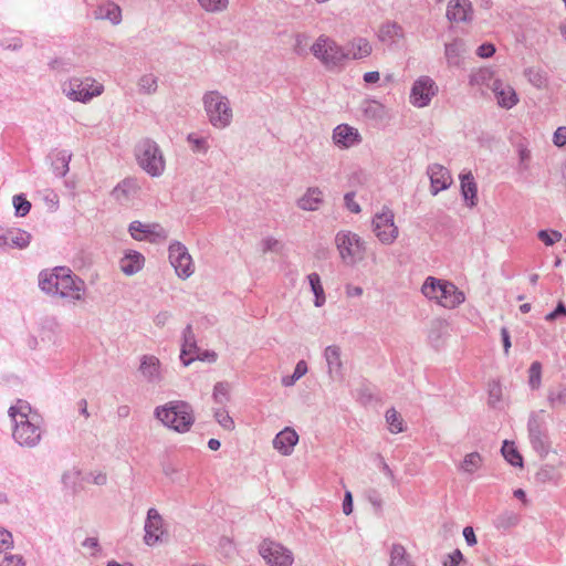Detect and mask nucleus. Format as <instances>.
Returning a JSON list of instances; mask_svg holds the SVG:
<instances>
[{"label":"nucleus","mask_w":566,"mask_h":566,"mask_svg":"<svg viewBox=\"0 0 566 566\" xmlns=\"http://www.w3.org/2000/svg\"><path fill=\"white\" fill-rule=\"evenodd\" d=\"M138 87L139 91L144 94H154L158 87L157 76L151 73L144 74L138 80Z\"/></svg>","instance_id":"36"},{"label":"nucleus","mask_w":566,"mask_h":566,"mask_svg":"<svg viewBox=\"0 0 566 566\" xmlns=\"http://www.w3.org/2000/svg\"><path fill=\"white\" fill-rule=\"evenodd\" d=\"M311 289L315 295V306L319 307L325 303V292L321 282V277L317 273H311L308 276Z\"/></svg>","instance_id":"35"},{"label":"nucleus","mask_w":566,"mask_h":566,"mask_svg":"<svg viewBox=\"0 0 566 566\" xmlns=\"http://www.w3.org/2000/svg\"><path fill=\"white\" fill-rule=\"evenodd\" d=\"M200 7L208 12L222 11L228 7L229 0H198Z\"/></svg>","instance_id":"40"},{"label":"nucleus","mask_w":566,"mask_h":566,"mask_svg":"<svg viewBox=\"0 0 566 566\" xmlns=\"http://www.w3.org/2000/svg\"><path fill=\"white\" fill-rule=\"evenodd\" d=\"M538 239L549 247L562 239V233L558 231L542 230L538 232Z\"/></svg>","instance_id":"43"},{"label":"nucleus","mask_w":566,"mask_h":566,"mask_svg":"<svg viewBox=\"0 0 566 566\" xmlns=\"http://www.w3.org/2000/svg\"><path fill=\"white\" fill-rule=\"evenodd\" d=\"M333 139L336 145L344 148H349L359 143L360 136L356 128L346 124H342L334 129Z\"/></svg>","instance_id":"21"},{"label":"nucleus","mask_w":566,"mask_h":566,"mask_svg":"<svg viewBox=\"0 0 566 566\" xmlns=\"http://www.w3.org/2000/svg\"><path fill=\"white\" fill-rule=\"evenodd\" d=\"M558 315H566V307L563 303H559L557 305V307L555 308V311H553L552 313L547 314L546 315V321H553L555 319Z\"/></svg>","instance_id":"56"},{"label":"nucleus","mask_w":566,"mask_h":566,"mask_svg":"<svg viewBox=\"0 0 566 566\" xmlns=\"http://www.w3.org/2000/svg\"><path fill=\"white\" fill-rule=\"evenodd\" d=\"M216 419L226 430L231 431L234 429V421L226 410H218L216 412Z\"/></svg>","instance_id":"44"},{"label":"nucleus","mask_w":566,"mask_h":566,"mask_svg":"<svg viewBox=\"0 0 566 566\" xmlns=\"http://www.w3.org/2000/svg\"><path fill=\"white\" fill-rule=\"evenodd\" d=\"M514 496L522 500L524 504H527L526 494L524 490L517 489L514 491Z\"/></svg>","instance_id":"63"},{"label":"nucleus","mask_w":566,"mask_h":566,"mask_svg":"<svg viewBox=\"0 0 566 566\" xmlns=\"http://www.w3.org/2000/svg\"><path fill=\"white\" fill-rule=\"evenodd\" d=\"M502 454L510 464L518 468L523 467V458L513 442L504 441L502 447Z\"/></svg>","instance_id":"34"},{"label":"nucleus","mask_w":566,"mask_h":566,"mask_svg":"<svg viewBox=\"0 0 566 566\" xmlns=\"http://www.w3.org/2000/svg\"><path fill=\"white\" fill-rule=\"evenodd\" d=\"M542 384V365L539 361L532 363L528 369V385L535 390L541 387Z\"/></svg>","instance_id":"38"},{"label":"nucleus","mask_w":566,"mask_h":566,"mask_svg":"<svg viewBox=\"0 0 566 566\" xmlns=\"http://www.w3.org/2000/svg\"><path fill=\"white\" fill-rule=\"evenodd\" d=\"M145 263L144 256L136 251H128L119 262L120 270L126 275H133L139 272Z\"/></svg>","instance_id":"23"},{"label":"nucleus","mask_w":566,"mask_h":566,"mask_svg":"<svg viewBox=\"0 0 566 566\" xmlns=\"http://www.w3.org/2000/svg\"><path fill=\"white\" fill-rule=\"evenodd\" d=\"M298 441V434L292 428L286 427L280 431L273 440V447L283 455L292 453Z\"/></svg>","instance_id":"20"},{"label":"nucleus","mask_w":566,"mask_h":566,"mask_svg":"<svg viewBox=\"0 0 566 566\" xmlns=\"http://www.w3.org/2000/svg\"><path fill=\"white\" fill-rule=\"evenodd\" d=\"M12 535L7 530L0 527V551L8 549L12 546Z\"/></svg>","instance_id":"47"},{"label":"nucleus","mask_w":566,"mask_h":566,"mask_svg":"<svg viewBox=\"0 0 566 566\" xmlns=\"http://www.w3.org/2000/svg\"><path fill=\"white\" fill-rule=\"evenodd\" d=\"M473 17V8L470 0H450L447 8V18L451 22L460 23L470 21Z\"/></svg>","instance_id":"18"},{"label":"nucleus","mask_w":566,"mask_h":566,"mask_svg":"<svg viewBox=\"0 0 566 566\" xmlns=\"http://www.w3.org/2000/svg\"><path fill=\"white\" fill-rule=\"evenodd\" d=\"M312 52L326 66H337L346 62L345 50L327 36H319L312 45Z\"/></svg>","instance_id":"8"},{"label":"nucleus","mask_w":566,"mask_h":566,"mask_svg":"<svg viewBox=\"0 0 566 566\" xmlns=\"http://www.w3.org/2000/svg\"><path fill=\"white\" fill-rule=\"evenodd\" d=\"M461 192L469 207L476 205L478 186L470 172L461 176Z\"/></svg>","instance_id":"26"},{"label":"nucleus","mask_w":566,"mask_h":566,"mask_svg":"<svg viewBox=\"0 0 566 566\" xmlns=\"http://www.w3.org/2000/svg\"><path fill=\"white\" fill-rule=\"evenodd\" d=\"M13 206L15 208L17 214L21 217H24L27 213H29L31 209V203L22 196L13 197Z\"/></svg>","instance_id":"42"},{"label":"nucleus","mask_w":566,"mask_h":566,"mask_svg":"<svg viewBox=\"0 0 566 566\" xmlns=\"http://www.w3.org/2000/svg\"><path fill=\"white\" fill-rule=\"evenodd\" d=\"M219 395L227 396L228 395V386L224 384H217L214 387V397L218 398Z\"/></svg>","instance_id":"60"},{"label":"nucleus","mask_w":566,"mask_h":566,"mask_svg":"<svg viewBox=\"0 0 566 566\" xmlns=\"http://www.w3.org/2000/svg\"><path fill=\"white\" fill-rule=\"evenodd\" d=\"M501 334H502V338H503L504 350H505V353H509V349L511 347L510 334L506 328H503L501 331Z\"/></svg>","instance_id":"59"},{"label":"nucleus","mask_w":566,"mask_h":566,"mask_svg":"<svg viewBox=\"0 0 566 566\" xmlns=\"http://www.w3.org/2000/svg\"><path fill=\"white\" fill-rule=\"evenodd\" d=\"M7 231H8V229L0 227V248H6Z\"/></svg>","instance_id":"62"},{"label":"nucleus","mask_w":566,"mask_h":566,"mask_svg":"<svg viewBox=\"0 0 566 566\" xmlns=\"http://www.w3.org/2000/svg\"><path fill=\"white\" fill-rule=\"evenodd\" d=\"M323 201L322 191L318 188H310L306 193L298 200V206L303 210L313 211L318 209Z\"/></svg>","instance_id":"30"},{"label":"nucleus","mask_w":566,"mask_h":566,"mask_svg":"<svg viewBox=\"0 0 566 566\" xmlns=\"http://www.w3.org/2000/svg\"><path fill=\"white\" fill-rule=\"evenodd\" d=\"M103 92V84L92 77H74L63 84V93L74 102L87 103Z\"/></svg>","instance_id":"7"},{"label":"nucleus","mask_w":566,"mask_h":566,"mask_svg":"<svg viewBox=\"0 0 566 566\" xmlns=\"http://www.w3.org/2000/svg\"><path fill=\"white\" fill-rule=\"evenodd\" d=\"M553 140L558 147L566 145V126L558 127L555 130Z\"/></svg>","instance_id":"49"},{"label":"nucleus","mask_w":566,"mask_h":566,"mask_svg":"<svg viewBox=\"0 0 566 566\" xmlns=\"http://www.w3.org/2000/svg\"><path fill=\"white\" fill-rule=\"evenodd\" d=\"M345 50L346 61L360 60L371 54L373 48L368 40L358 38L349 42Z\"/></svg>","instance_id":"22"},{"label":"nucleus","mask_w":566,"mask_h":566,"mask_svg":"<svg viewBox=\"0 0 566 566\" xmlns=\"http://www.w3.org/2000/svg\"><path fill=\"white\" fill-rule=\"evenodd\" d=\"M188 139L192 144L193 150H198V151L203 150V151H206L208 149V145H207L206 139L198 138V137H195L192 135H190L188 137Z\"/></svg>","instance_id":"51"},{"label":"nucleus","mask_w":566,"mask_h":566,"mask_svg":"<svg viewBox=\"0 0 566 566\" xmlns=\"http://www.w3.org/2000/svg\"><path fill=\"white\" fill-rule=\"evenodd\" d=\"M335 243L345 264L354 265L364 259L365 242L358 234L346 230L339 231L335 237Z\"/></svg>","instance_id":"5"},{"label":"nucleus","mask_w":566,"mask_h":566,"mask_svg":"<svg viewBox=\"0 0 566 566\" xmlns=\"http://www.w3.org/2000/svg\"><path fill=\"white\" fill-rule=\"evenodd\" d=\"M422 294L444 308H455L465 301V295L453 283L433 276L426 279Z\"/></svg>","instance_id":"3"},{"label":"nucleus","mask_w":566,"mask_h":566,"mask_svg":"<svg viewBox=\"0 0 566 566\" xmlns=\"http://www.w3.org/2000/svg\"><path fill=\"white\" fill-rule=\"evenodd\" d=\"M84 546L88 547L92 551V554L97 547V539L96 538H88L83 543Z\"/></svg>","instance_id":"61"},{"label":"nucleus","mask_w":566,"mask_h":566,"mask_svg":"<svg viewBox=\"0 0 566 566\" xmlns=\"http://www.w3.org/2000/svg\"><path fill=\"white\" fill-rule=\"evenodd\" d=\"M379 78H380V75H379V73H378V72H376V71L367 72V73H365V75H364V81H365L366 83H376V82H378V81H379Z\"/></svg>","instance_id":"57"},{"label":"nucleus","mask_w":566,"mask_h":566,"mask_svg":"<svg viewBox=\"0 0 566 566\" xmlns=\"http://www.w3.org/2000/svg\"><path fill=\"white\" fill-rule=\"evenodd\" d=\"M0 566H25V563L20 555H6L0 562Z\"/></svg>","instance_id":"45"},{"label":"nucleus","mask_w":566,"mask_h":566,"mask_svg":"<svg viewBox=\"0 0 566 566\" xmlns=\"http://www.w3.org/2000/svg\"><path fill=\"white\" fill-rule=\"evenodd\" d=\"M129 232L136 240H149L157 242L166 239L165 230L156 224H144L139 221H134L129 226Z\"/></svg>","instance_id":"16"},{"label":"nucleus","mask_w":566,"mask_h":566,"mask_svg":"<svg viewBox=\"0 0 566 566\" xmlns=\"http://www.w3.org/2000/svg\"><path fill=\"white\" fill-rule=\"evenodd\" d=\"M39 286L48 294L73 301L80 300L83 292V282L65 266L42 271L39 276Z\"/></svg>","instance_id":"1"},{"label":"nucleus","mask_w":566,"mask_h":566,"mask_svg":"<svg viewBox=\"0 0 566 566\" xmlns=\"http://www.w3.org/2000/svg\"><path fill=\"white\" fill-rule=\"evenodd\" d=\"M373 230L381 243L391 244L399 233L394 212L388 208H382L377 212L373 219Z\"/></svg>","instance_id":"10"},{"label":"nucleus","mask_w":566,"mask_h":566,"mask_svg":"<svg viewBox=\"0 0 566 566\" xmlns=\"http://www.w3.org/2000/svg\"><path fill=\"white\" fill-rule=\"evenodd\" d=\"M386 421L391 433H400L405 431V421L401 415L394 408L387 410Z\"/></svg>","instance_id":"32"},{"label":"nucleus","mask_w":566,"mask_h":566,"mask_svg":"<svg viewBox=\"0 0 566 566\" xmlns=\"http://www.w3.org/2000/svg\"><path fill=\"white\" fill-rule=\"evenodd\" d=\"M6 248L25 249L31 242V234L19 228H11L7 231Z\"/></svg>","instance_id":"25"},{"label":"nucleus","mask_w":566,"mask_h":566,"mask_svg":"<svg viewBox=\"0 0 566 566\" xmlns=\"http://www.w3.org/2000/svg\"><path fill=\"white\" fill-rule=\"evenodd\" d=\"M156 417L168 428L177 432H186L193 423V413L189 403L170 401L155 410Z\"/></svg>","instance_id":"4"},{"label":"nucleus","mask_w":566,"mask_h":566,"mask_svg":"<svg viewBox=\"0 0 566 566\" xmlns=\"http://www.w3.org/2000/svg\"><path fill=\"white\" fill-rule=\"evenodd\" d=\"M169 259L178 276L186 279L193 273L192 259L186 248L180 243L170 245Z\"/></svg>","instance_id":"14"},{"label":"nucleus","mask_w":566,"mask_h":566,"mask_svg":"<svg viewBox=\"0 0 566 566\" xmlns=\"http://www.w3.org/2000/svg\"><path fill=\"white\" fill-rule=\"evenodd\" d=\"M160 363L159 359L155 356H145L140 371L147 377L149 380L155 381L160 379Z\"/></svg>","instance_id":"31"},{"label":"nucleus","mask_w":566,"mask_h":566,"mask_svg":"<svg viewBox=\"0 0 566 566\" xmlns=\"http://www.w3.org/2000/svg\"><path fill=\"white\" fill-rule=\"evenodd\" d=\"M483 465L482 455L474 451L467 453L461 461L459 469L461 472L465 474H474L476 473Z\"/></svg>","instance_id":"28"},{"label":"nucleus","mask_w":566,"mask_h":566,"mask_svg":"<svg viewBox=\"0 0 566 566\" xmlns=\"http://www.w3.org/2000/svg\"><path fill=\"white\" fill-rule=\"evenodd\" d=\"M137 159L144 170L151 176H159L165 169V160L158 146L150 140L139 144Z\"/></svg>","instance_id":"9"},{"label":"nucleus","mask_w":566,"mask_h":566,"mask_svg":"<svg viewBox=\"0 0 566 566\" xmlns=\"http://www.w3.org/2000/svg\"><path fill=\"white\" fill-rule=\"evenodd\" d=\"M259 553L269 566H292L294 562L292 551L273 541H263Z\"/></svg>","instance_id":"11"},{"label":"nucleus","mask_w":566,"mask_h":566,"mask_svg":"<svg viewBox=\"0 0 566 566\" xmlns=\"http://www.w3.org/2000/svg\"><path fill=\"white\" fill-rule=\"evenodd\" d=\"M164 523L163 518L155 509H150L147 514V520L145 523V543L147 545H155L160 539L164 534L163 530Z\"/></svg>","instance_id":"17"},{"label":"nucleus","mask_w":566,"mask_h":566,"mask_svg":"<svg viewBox=\"0 0 566 566\" xmlns=\"http://www.w3.org/2000/svg\"><path fill=\"white\" fill-rule=\"evenodd\" d=\"M345 292L347 297H358L363 295V287L353 284H347Z\"/></svg>","instance_id":"54"},{"label":"nucleus","mask_w":566,"mask_h":566,"mask_svg":"<svg viewBox=\"0 0 566 566\" xmlns=\"http://www.w3.org/2000/svg\"><path fill=\"white\" fill-rule=\"evenodd\" d=\"M180 359L185 366H188L196 359L214 361L217 359V354L213 352H200V349L196 345L191 326H187L184 333V343L181 346Z\"/></svg>","instance_id":"12"},{"label":"nucleus","mask_w":566,"mask_h":566,"mask_svg":"<svg viewBox=\"0 0 566 566\" xmlns=\"http://www.w3.org/2000/svg\"><path fill=\"white\" fill-rule=\"evenodd\" d=\"M500 107L511 109L518 104L520 98L515 88L507 82L495 78L490 85Z\"/></svg>","instance_id":"15"},{"label":"nucleus","mask_w":566,"mask_h":566,"mask_svg":"<svg viewBox=\"0 0 566 566\" xmlns=\"http://www.w3.org/2000/svg\"><path fill=\"white\" fill-rule=\"evenodd\" d=\"M9 413L15 423L12 432L14 440L20 446H35L41 438L39 416L23 401L12 406Z\"/></svg>","instance_id":"2"},{"label":"nucleus","mask_w":566,"mask_h":566,"mask_svg":"<svg viewBox=\"0 0 566 566\" xmlns=\"http://www.w3.org/2000/svg\"><path fill=\"white\" fill-rule=\"evenodd\" d=\"M526 76L530 83L539 90L546 88L548 85L547 76L541 70L530 69Z\"/></svg>","instance_id":"37"},{"label":"nucleus","mask_w":566,"mask_h":566,"mask_svg":"<svg viewBox=\"0 0 566 566\" xmlns=\"http://www.w3.org/2000/svg\"><path fill=\"white\" fill-rule=\"evenodd\" d=\"M170 315L168 312H161L159 313L156 318H155V323L156 325L158 326H164L166 324V322L169 319Z\"/></svg>","instance_id":"58"},{"label":"nucleus","mask_w":566,"mask_h":566,"mask_svg":"<svg viewBox=\"0 0 566 566\" xmlns=\"http://www.w3.org/2000/svg\"><path fill=\"white\" fill-rule=\"evenodd\" d=\"M495 53V48L492 43H484L476 50V54L480 57H490Z\"/></svg>","instance_id":"50"},{"label":"nucleus","mask_w":566,"mask_h":566,"mask_svg":"<svg viewBox=\"0 0 566 566\" xmlns=\"http://www.w3.org/2000/svg\"><path fill=\"white\" fill-rule=\"evenodd\" d=\"M462 51L463 43L460 40H454L446 45V56L450 63L457 64Z\"/></svg>","instance_id":"39"},{"label":"nucleus","mask_w":566,"mask_h":566,"mask_svg":"<svg viewBox=\"0 0 566 566\" xmlns=\"http://www.w3.org/2000/svg\"><path fill=\"white\" fill-rule=\"evenodd\" d=\"M203 104L212 126L224 128L231 123L232 109L227 97L218 92H209L203 96Z\"/></svg>","instance_id":"6"},{"label":"nucleus","mask_w":566,"mask_h":566,"mask_svg":"<svg viewBox=\"0 0 566 566\" xmlns=\"http://www.w3.org/2000/svg\"><path fill=\"white\" fill-rule=\"evenodd\" d=\"M405 32L401 25L396 22L384 23L378 31V39L388 44L396 43L402 40Z\"/></svg>","instance_id":"24"},{"label":"nucleus","mask_w":566,"mask_h":566,"mask_svg":"<svg viewBox=\"0 0 566 566\" xmlns=\"http://www.w3.org/2000/svg\"><path fill=\"white\" fill-rule=\"evenodd\" d=\"M208 447L211 450L216 451V450H218L220 448V441L217 440V439H210L209 442H208Z\"/></svg>","instance_id":"64"},{"label":"nucleus","mask_w":566,"mask_h":566,"mask_svg":"<svg viewBox=\"0 0 566 566\" xmlns=\"http://www.w3.org/2000/svg\"><path fill=\"white\" fill-rule=\"evenodd\" d=\"M345 202H346L347 208L352 212L358 213L360 211L359 205L357 202H355L353 193L345 195Z\"/></svg>","instance_id":"53"},{"label":"nucleus","mask_w":566,"mask_h":566,"mask_svg":"<svg viewBox=\"0 0 566 566\" xmlns=\"http://www.w3.org/2000/svg\"><path fill=\"white\" fill-rule=\"evenodd\" d=\"M343 512L346 515H349L353 512V496L349 491L346 492L344 503H343Z\"/></svg>","instance_id":"55"},{"label":"nucleus","mask_w":566,"mask_h":566,"mask_svg":"<svg viewBox=\"0 0 566 566\" xmlns=\"http://www.w3.org/2000/svg\"><path fill=\"white\" fill-rule=\"evenodd\" d=\"M94 14H95L96 19L107 20L113 24L119 23L120 19H122L120 8L113 2H107V3L99 6L95 10Z\"/></svg>","instance_id":"27"},{"label":"nucleus","mask_w":566,"mask_h":566,"mask_svg":"<svg viewBox=\"0 0 566 566\" xmlns=\"http://www.w3.org/2000/svg\"><path fill=\"white\" fill-rule=\"evenodd\" d=\"M462 560L463 555L461 551L455 549L447 556V559L443 562V566H459Z\"/></svg>","instance_id":"46"},{"label":"nucleus","mask_w":566,"mask_h":566,"mask_svg":"<svg viewBox=\"0 0 566 566\" xmlns=\"http://www.w3.org/2000/svg\"><path fill=\"white\" fill-rule=\"evenodd\" d=\"M389 566H415V564L405 546L394 544L390 548Z\"/></svg>","instance_id":"29"},{"label":"nucleus","mask_w":566,"mask_h":566,"mask_svg":"<svg viewBox=\"0 0 566 566\" xmlns=\"http://www.w3.org/2000/svg\"><path fill=\"white\" fill-rule=\"evenodd\" d=\"M437 92L438 87L432 78L420 76L411 87L410 103L416 107H424Z\"/></svg>","instance_id":"13"},{"label":"nucleus","mask_w":566,"mask_h":566,"mask_svg":"<svg viewBox=\"0 0 566 566\" xmlns=\"http://www.w3.org/2000/svg\"><path fill=\"white\" fill-rule=\"evenodd\" d=\"M548 401L552 407H554L556 405H565L566 403V391L560 390L558 392L549 394Z\"/></svg>","instance_id":"48"},{"label":"nucleus","mask_w":566,"mask_h":566,"mask_svg":"<svg viewBox=\"0 0 566 566\" xmlns=\"http://www.w3.org/2000/svg\"><path fill=\"white\" fill-rule=\"evenodd\" d=\"M428 174L431 181V192L434 196L448 189L452 184L451 174L446 167L439 164L431 165L428 169Z\"/></svg>","instance_id":"19"},{"label":"nucleus","mask_w":566,"mask_h":566,"mask_svg":"<svg viewBox=\"0 0 566 566\" xmlns=\"http://www.w3.org/2000/svg\"><path fill=\"white\" fill-rule=\"evenodd\" d=\"M307 373V365L304 360H301L296 364L294 373L291 378H283L282 382L284 386H291L301 377H303Z\"/></svg>","instance_id":"41"},{"label":"nucleus","mask_w":566,"mask_h":566,"mask_svg":"<svg viewBox=\"0 0 566 566\" xmlns=\"http://www.w3.org/2000/svg\"><path fill=\"white\" fill-rule=\"evenodd\" d=\"M325 358L331 374H338L342 368L340 352L336 346H328L325 349Z\"/></svg>","instance_id":"33"},{"label":"nucleus","mask_w":566,"mask_h":566,"mask_svg":"<svg viewBox=\"0 0 566 566\" xmlns=\"http://www.w3.org/2000/svg\"><path fill=\"white\" fill-rule=\"evenodd\" d=\"M463 536L468 545L473 546L476 544V536L474 530L471 526H467L463 528Z\"/></svg>","instance_id":"52"}]
</instances>
